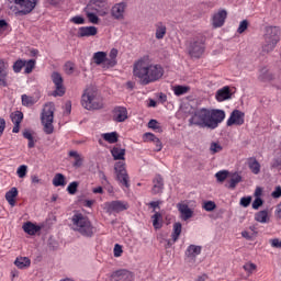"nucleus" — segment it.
<instances>
[{
    "label": "nucleus",
    "instance_id": "obj_61",
    "mask_svg": "<svg viewBox=\"0 0 281 281\" xmlns=\"http://www.w3.org/2000/svg\"><path fill=\"white\" fill-rule=\"evenodd\" d=\"M3 131H5V119H0V137L3 135Z\"/></svg>",
    "mask_w": 281,
    "mask_h": 281
},
{
    "label": "nucleus",
    "instance_id": "obj_2",
    "mask_svg": "<svg viewBox=\"0 0 281 281\" xmlns=\"http://www.w3.org/2000/svg\"><path fill=\"white\" fill-rule=\"evenodd\" d=\"M225 120V111L207 108H201L193 112L189 119V126H199V128H218V124Z\"/></svg>",
    "mask_w": 281,
    "mask_h": 281
},
{
    "label": "nucleus",
    "instance_id": "obj_3",
    "mask_svg": "<svg viewBox=\"0 0 281 281\" xmlns=\"http://www.w3.org/2000/svg\"><path fill=\"white\" fill-rule=\"evenodd\" d=\"M111 154L115 160H120L114 166L117 181L121 183V186H124V188H130L131 184L128 183V172H126V162H124L126 149L114 147L111 150Z\"/></svg>",
    "mask_w": 281,
    "mask_h": 281
},
{
    "label": "nucleus",
    "instance_id": "obj_21",
    "mask_svg": "<svg viewBox=\"0 0 281 281\" xmlns=\"http://www.w3.org/2000/svg\"><path fill=\"white\" fill-rule=\"evenodd\" d=\"M215 98L217 102H225V100H229L232 98V91L229 90V87L226 86L217 90Z\"/></svg>",
    "mask_w": 281,
    "mask_h": 281
},
{
    "label": "nucleus",
    "instance_id": "obj_33",
    "mask_svg": "<svg viewBox=\"0 0 281 281\" xmlns=\"http://www.w3.org/2000/svg\"><path fill=\"white\" fill-rule=\"evenodd\" d=\"M53 186H55V188L65 187V176L63 173H56L53 178Z\"/></svg>",
    "mask_w": 281,
    "mask_h": 281
},
{
    "label": "nucleus",
    "instance_id": "obj_16",
    "mask_svg": "<svg viewBox=\"0 0 281 281\" xmlns=\"http://www.w3.org/2000/svg\"><path fill=\"white\" fill-rule=\"evenodd\" d=\"M8 61L0 59V87H8Z\"/></svg>",
    "mask_w": 281,
    "mask_h": 281
},
{
    "label": "nucleus",
    "instance_id": "obj_15",
    "mask_svg": "<svg viewBox=\"0 0 281 281\" xmlns=\"http://www.w3.org/2000/svg\"><path fill=\"white\" fill-rule=\"evenodd\" d=\"M114 122H126L128 120V111L124 106H116L113 110V116Z\"/></svg>",
    "mask_w": 281,
    "mask_h": 281
},
{
    "label": "nucleus",
    "instance_id": "obj_53",
    "mask_svg": "<svg viewBox=\"0 0 281 281\" xmlns=\"http://www.w3.org/2000/svg\"><path fill=\"white\" fill-rule=\"evenodd\" d=\"M71 23H75V25H85V18L81 15H76L70 19Z\"/></svg>",
    "mask_w": 281,
    "mask_h": 281
},
{
    "label": "nucleus",
    "instance_id": "obj_52",
    "mask_svg": "<svg viewBox=\"0 0 281 281\" xmlns=\"http://www.w3.org/2000/svg\"><path fill=\"white\" fill-rule=\"evenodd\" d=\"M249 27V22L247 20H244L239 23V26L237 29L238 34H243Z\"/></svg>",
    "mask_w": 281,
    "mask_h": 281
},
{
    "label": "nucleus",
    "instance_id": "obj_22",
    "mask_svg": "<svg viewBox=\"0 0 281 281\" xmlns=\"http://www.w3.org/2000/svg\"><path fill=\"white\" fill-rule=\"evenodd\" d=\"M186 256L189 260H195L196 256H201V246L190 245L186 250Z\"/></svg>",
    "mask_w": 281,
    "mask_h": 281
},
{
    "label": "nucleus",
    "instance_id": "obj_43",
    "mask_svg": "<svg viewBox=\"0 0 281 281\" xmlns=\"http://www.w3.org/2000/svg\"><path fill=\"white\" fill-rule=\"evenodd\" d=\"M148 128H153V131H156V133H161V125L159 122H157V120L151 119L148 122Z\"/></svg>",
    "mask_w": 281,
    "mask_h": 281
},
{
    "label": "nucleus",
    "instance_id": "obj_41",
    "mask_svg": "<svg viewBox=\"0 0 281 281\" xmlns=\"http://www.w3.org/2000/svg\"><path fill=\"white\" fill-rule=\"evenodd\" d=\"M25 74H32V71L34 70V67H36V60L35 59H30V60H25Z\"/></svg>",
    "mask_w": 281,
    "mask_h": 281
},
{
    "label": "nucleus",
    "instance_id": "obj_34",
    "mask_svg": "<svg viewBox=\"0 0 281 281\" xmlns=\"http://www.w3.org/2000/svg\"><path fill=\"white\" fill-rule=\"evenodd\" d=\"M93 60L95 65H103L104 60H106V53L97 52L93 54Z\"/></svg>",
    "mask_w": 281,
    "mask_h": 281
},
{
    "label": "nucleus",
    "instance_id": "obj_17",
    "mask_svg": "<svg viewBox=\"0 0 281 281\" xmlns=\"http://www.w3.org/2000/svg\"><path fill=\"white\" fill-rule=\"evenodd\" d=\"M225 19H227V11L221 10L213 15L212 25L213 27H223L225 25Z\"/></svg>",
    "mask_w": 281,
    "mask_h": 281
},
{
    "label": "nucleus",
    "instance_id": "obj_18",
    "mask_svg": "<svg viewBox=\"0 0 281 281\" xmlns=\"http://www.w3.org/2000/svg\"><path fill=\"white\" fill-rule=\"evenodd\" d=\"M178 212L181 214L182 221H189V218H192L194 216V212L188 206V204L178 203L177 204Z\"/></svg>",
    "mask_w": 281,
    "mask_h": 281
},
{
    "label": "nucleus",
    "instance_id": "obj_59",
    "mask_svg": "<svg viewBox=\"0 0 281 281\" xmlns=\"http://www.w3.org/2000/svg\"><path fill=\"white\" fill-rule=\"evenodd\" d=\"M273 199H280L281 196V188L277 187L276 190L272 192Z\"/></svg>",
    "mask_w": 281,
    "mask_h": 281
},
{
    "label": "nucleus",
    "instance_id": "obj_55",
    "mask_svg": "<svg viewBox=\"0 0 281 281\" xmlns=\"http://www.w3.org/2000/svg\"><path fill=\"white\" fill-rule=\"evenodd\" d=\"M65 72H66L68 76H71V74H74V63L67 61V63L65 64Z\"/></svg>",
    "mask_w": 281,
    "mask_h": 281
},
{
    "label": "nucleus",
    "instance_id": "obj_64",
    "mask_svg": "<svg viewBox=\"0 0 281 281\" xmlns=\"http://www.w3.org/2000/svg\"><path fill=\"white\" fill-rule=\"evenodd\" d=\"M5 27H8V22L0 20V32H5Z\"/></svg>",
    "mask_w": 281,
    "mask_h": 281
},
{
    "label": "nucleus",
    "instance_id": "obj_25",
    "mask_svg": "<svg viewBox=\"0 0 281 281\" xmlns=\"http://www.w3.org/2000/svg\"><path fill=\"white\" fill-rule=\"evenodd\" d=\"M23 231L30 236H35L37 232H41V226L27 222L23 225Z\"/></svg>",
    "mask_w": 281,
    "mask_h": 281
},
{
    "label": "nucleus",
    "instance_id": "obj_47",
    "mask_svg": "<svg viewBox=\"0 0 281 281\" xmlns=\"http://www.w3.org/2000/svg\"><path fill=\"white\" fill-rule=\"evenodd\" d=\"M210 150L212 155H216V153H221V150H223V146L218 143H211Z\"/></svg>",
    "mask_w": 281,
    "mask_h": 281
},
{
    "label": "nucleus",
    "instance_id": "obj_56",
    "mask_svg": "<svg viewBox=\"0 0 281 281\" xmlns=\"http://www.w3.org/2000/svg\"><path fill=\"white\" fill-rule=\"evenodd\" d=\"M113 251H114V258H120V256H122L124 250L122 249V245L115 244Z\"/></svg>",
    "mask_w": 281,
    "mask_h": 281
},
{
    "label": "nucleus",
    "instance_id": "obj_39",
    "mask_svg": "<svg viewBox=\"0 0 281 281\" xmlns=\"http://www.w3.org/2000/svg\"><path fill=\"white\" fill-rule=\"evenodd\" d=\"M276 45H278L277 42L266 41V44L262 46V52L269 54L276 49Z\"/></svg>",
    "mask_w": 281,
    "mask_h": 281
},
{
    "label": "nucleus",
    "instance_id": "obj_50",
    "mask_svg": "<svg viewBox=\"0 0 281 281\" xmlns=\"http://www.w3.org/2000/svg\"><path fill=\"white\" fill-rule=\"evenodd\" d=\"M228 175H229L228 171L223 170V171L216 172L215 177H216L217 181H220L222 183V181H225V179H227Z\"/></svg>",
    "mask_w": 281,
    "mask_h": 281
},
{
    "label": "nucleus",
    "instance_id": "obj_48",
    "mask_svg": "<svg viewBox=\"0 0 281 281\" xmlns=\"http://www.w3.org/2000/svg\"><path fill=\"white\" fill-rule=\"evenodd\" d=\"M16 175L20 179L25 178V175H27V166L21 165L16 170Z\"/></svg>",
    "mask_w": 281,
    "mask_h": 281
},
{
    "label": "nucleus",
    "instance_id": "obj_54",
    "mask_svg": "<svg viewBox=\"0 0 281 281\" xmlns=\"http://www.w3.org/2000/svg\"><path fill=\"white\" fill-rule=\"evenodd\" d=\"M241 207H249L251 205V196H244L240 199Z\"/></svg>",
    "mask_w": 281,
    "mask_h": 281
},
{
    "label": "nucleus",
    "instance_id": "obj_27",
    "mask_svg": "<svg viewBox=\"0 0 281 281\" xmlns=\"http://www.w3.org/2000/svg\"><path fill=\"white\" fill-rule=\"evenodd\" d=\"M248 168L252 175H260V162L255 157L248 158Z\"/></svg>",
    "mask_w": 281,
    "mask_h": 281
},
{
    "label": "nucleus",
    "instance_id": "obj_12",
    "mask_svg": "<svg viewBox=\"0 0 281 281\" xmlns=\"http://www.w3.org/2000/svg\"><path fill=\"white\" fill-rule=\"evenodd\" d=\"M281 30L280 26L266 27L265 41L272 43H280Z\"/></svg>",
    "mask_w": 281,
    "mask_h": 281
},
{
    "label": "nucleus",
    "instance_id": "obj_8",
    "mask_svg": "<svg viewBox=\"0 0 281 281\" xmlns=\"http://www.w3.org/2000/svg\"><path fill=\"white\" fill-rule=\"evenodd\" d=\"M187 52L191 58H201L205 52V36L199 35L191 40L187 46Z\"/></svg>",
    "mask_w": 281,
    "mask_h": 281
},
{
    "label": "nucleus",
    "instance_id": "obj_31",
    "mask_svg": "<svg viewBox=\"0 0 281 281\" xmlns=\"http://www.w3.org/2000/svg\"><path fill=\"white\" fill-rule=\"evenodd\" d=\"M172 91L175 93V95H186V93L190 92V87L189 86H175L172 88Z\"/></svg>",
    "mask_w": 281,
    "mask_h": 281
},
{
    "label": "nucleus",
    "instance_id": "obj_36",
    "mask_svg": "<svg viewBox=\"0 0 281 281\" xmlns=\"http://www.w3.org/2000/svg\"><path fill=\"white\" fill-rule=\"evenodd\" d=\"M243 181V177H240V175L238 173H234L232 177H231V180H229V184H228V188L231 190H234V188H236V186H238V183H240Z\"/></svg>",
    "mask_w": 281,
    "mask_h": 281
},
{
    "label": "nucleus",
    "instance_id": "obj_37",
    "mask_svg": "<svg viewBox=\"0 0 281 281\" xmlns=\"http://www.w3.org/2000/svg\"><path fill=\"white\" fill-rule=\"evenodd\" d=\"M268 216L269 212L263 210L255 214V221H257V223H267Z\"/></svg>",
    "mask_w": 281,
    "mask_h": 281
},
{
    "label": "nucleus",
    "instance_id": "obj_20",
    "mask_svg": "<svg viewBox=\"0 0 281 281\" xmlns=\"http://www.w3.org/2000/svg\"><path fill=\"white\" fill-rule=\"evenodd\" d=\"M151 194H161L164 192V178L160 175H157L153 180Z\"/></svg>",
    "mask_w": 281,
    "mask_h": 281
},
{
    "label": "nucleus",
    "instance_id": "obj_30",
    "mask_svg": "<svg viewBox=\"0 0 281 281\" xmlns=\"http://www.w3.org/2000/svg\"><path fill=\"white\" fill-rule=\"evenodd\" d=\"M83 11L89 23H92L93 25H98V23H100V18H98V15L93 11H91L90 8H85Z\"/></svg>",
    "mask_w": 281,
    "mask_h": 281
},
{
    "label": "nucleus",
    "instance_id": "obj_57",
    "mask_svg": "<svg viewBox=\"0 0 281 281\" xmlns=\"http://www.w3.org/2000/svg\"><path fill=\"white\" fill-rule=\"evenodd\" d=\"M271 247H273L274 249H281V239L278 238H273L269 240Z\"/></svg>",
    "mask_w": 281,
    "mask_h": 281
},
{
    "label": "nucleus",
    "instance_id": "obj_60",
    "mask_svg": "<svg viewBox=\"0 0 281 281\" xmlns=\"http://www.w3.org/2000/svg\"><path fill=\"white\" fill-rule=\"evenodd\" d=\"M109 56H110V59L115 60L117 58V49L112 48Z\"/></svg>",
    "mask_w": 281,
    "mask_h": 281
},
{
    "label": "nucleus",
    "instance_id": "obj_62",
    "mask_svg": "<svg viewBox=\"0 0 281 281\" xmlns=\"http://www.w3.org/2000/svg\"><path fill=\"white\" fill-rule=\"evenodd\" d=\"M23 138L30 140V139H33L34 136L32 135V132L25 130V131L23 132Z\"/></svg>",
    "mask_w": 281,
    "mask_h": 281
},
{
    "label": "nucleus",
    "instance_id": "obj_42",
    "mask_svg": "<svg viewBox=\"0 0 281 281\" xmlns=\"http://www.w3.org/2000/svg\"><path fill=\"white\" fill-rule=\"evenodd\" d=\"M23 67H25V60H23V59H18V60L13 64V71H14V74H21V69H23Z\"/></svg>",
    "mask_w": 281,
    "mask_h": 281
},
{
    "label": "nucleus",
    "instance_id": "obj_19",
    "mask_svg": "<svg viewBox=\"0 0 281 281\" xmlns=\"http://www.w3.org/2000/svg\"><path fill=\"white\" fill-rule=\"evenodd\" d=\"M98 34V27L95 26H81L77 33L79 38H85L89 36H95Z\"/></svg>",
    "mask_w": 281,
    "mask_h": 281
},
{
    "label": "nucleus",
    "instance_id": "obj_35",
    "mask_svg": "<svg viewBox=\"0 0 281 281\" xmlns=\"http://www.w3.org/2000/svg\"><path fill=\"white\" fill-rule=\"evenodd\" d=\"M102 137L109 144L117 143V132L104 133L102 134Z\"/></svg>",
    "mask_w": 281,
    "mask_h": 281
},
{
    "label": "nucleus",
    "instance_id": "obj_26",
    "mask_svg": "<svg viewBox=\"0 0 281 281\" xmlns=\"http://www.w3.org/2000/svg\"><path fill=\"white\" fill-rule=\"evenodd\" d=\"M69 157H74L75 161L72 164L74 168H81L82 164L85 162V157L80 155L76 150L69 151Z\"/></svg>",
    "mask_w": 281,
    "mask_h": 281
},
{
    "label": "nucleus",
    "instance_id": "obj_1",
    "mask_svg": "<svg viewBox=\"0 0 281 281\" xmlns=\"http://www.w3.org/2000/svg\"><path fill=\"white\" fill-rule=\"evenodd\" d=\"M133 74L138 78L139 85L146 87L164 77V67L159 64H150V59L145 56L134 64Z\"/></svg>",
    "mask_w": 281,
    "mask_h": 281
},
{
    "label": "nucleus",
    "instance_id": "obj_28",
    "mask_svg": "<svg viewBox=\"0 0 281 281\" xmlns=\"http://www.w3.org/2000/svg\"><path fill=\"white\" fill-rule=\"evenodd\" d=\"M14 265L18 267V269H27V267L32 265V261L27 257H18Z\"/></svg>",
    "mask_w": 281,
    "mask_h": 281
},
{
    "label": "nucleus",
    "instance_id": "obj_45",
    "mask_svg": "<svg viewBox=\"0 0 281 281\" xmlns=\"http://www.w3.org/2000/svg\"><path fill=\"white\" fill-rule=\"evenodd\" d=\"M144 140L145 142H154V144H159V138H157V136H155V134H153V133H145Z\"/></svg>",
    "mask_w": 281,
    "mask_h": 281
},
{
    "label": "nucleus",
    "instance_id": "obj_4",
    "mask_svg": "<svg viewBox=\"0 0 281 281\" xmlns=\"http://www.w3.org/2000/svg\"><path fill=\"white\" fill-rule=\"evenodd\" d=\"M81 105L87 111H98V109H102L104 103L102 102V97L98 94L95 91V87L89 86L81 95Z\"/></svg>",
    "mask_w": 281,
    "mask_h": 281
},
{
    "label": "nucleus",
    "instance_id": "obj_29",
    "mask_svg": "<svg viewBox=\"0 0 281 281\" xmlns=\"http://www.w3.org/2000/svg\"><path fill=\"white\" fill-rule=\"evenodd\" d=\"M167 27L166 24H164V22H158L156 23V38L158 41H161V38H164V36H166V32H167Z\"/></svg>",
    "mask_w": 281,
    "mask_h": 281
},
{
    "label": "nucleus",
    "instance_id": "obj_14",
    "mask_svg": "<svg viewBox=\"0 0 281 281\" xmlns=\"http://www.w3.org/2000/svg\"><path fill=\"white\" fill-rule=\"evenodd\" d=\"M126 12V2H119L114 4L111 9V14L116 21H122L124 19V13Z\"/></svg>",
    "mask_w": 281,
    "mask_h": 281
},
{
    "label": "nucleus",
    "instance_id": "obj_6",
    "mask_svg": "<svg viewBox=\"0 0 281 281\" xmlns=\"http://www.w3.org/2000/svg\"><path fill=\"white\" fill-rule=\"evenodd\" d=\"M71 221L74 232H78L81 236L92 238L93 234H95V227H93L89 217L85 216L82 213H76Z\"/></svg>",
    "mask_w": 281,
    "mask_h": 281
},
{
    "label": "nucleus",
    "instance_id": "obj_51",
    "mask_svg": "<svg viewBox=\"0 0 281 281\" xmlns=\"http://www.w3.org/2000/svg\"><path fill=\"white\" fill-rule=\"evenodd\" d=\"M67 191H68L69 194H75L76 192H78V182L77 181L71 182L67 187Z\"/></svg>",
    "mask_w": 281,
    "mask_h": 281
},
{
    "label": "nucleus",
    "instance_id": "obj_32",
    "mask_svg": "<svg viewBox=\"0 0 281 281\" xmlns=\"http://www.w3.org/2000/svg\"><path fill=\"white\" fill-rule=\"evenodd\" d=\"M182 225L180 222L173 224V232L171 234L173 243L179 240V236H181Z\"/></svg>",
    "mask_w": 281,
    "mask_h": 281
},
{
    "label": "nucleus",
    "instance_id": "obj_63",
    "mask_svg": "<svg viewBox=\"0 0 281 281\" xmlns=\"http://www.w3.org/2000/svg\"><path fill=\"white\" fill-rule=\"evenodd\" d=\"M65 111H66L67 115H69V113H71V101H67L65 103Z\"/></svg>",
    "mask_w": 281,
    "mask_h": 281
},
{
    "label": "nucleus",
    "instance_id": "obj_10",
    "mask_svg": "<svg viewBox=\"0 0 281 281\" xmlns=\"http://www.w3.org/2000/svg\"><path fill=\"white\" fill-rule=\"evenodd\" d=\"M52 80L55 85V91L53 92L54 98H63L65 95V86H63V76L58 72L52 74Z\"/></svg>",
    "mask_w": 281,
    "mask_h": 281
},
{
    "label": "nucleus",
    "instance_id": "obj_40",
    "mask_svg": "<svg viewBox=\"0 0 281 281\" xmlns=\"http://www.w3.org/2000/svg\"><path fill=\"white\" fill-rule=\"evenodd\" d=\"M11 122L13 124H21V122H23V112L16 111L15 113H12Z\"/></svg>",
    "mask_w": 281,
    "mask_h": 281
},
{
    "label": "nucleus",
    "instance_id": "obj_58",
    "mask_svg": "<svg viewBox=\"0 0 281 281\" xmlns=\"http://www.w3.org/2000/svg\"><path fill=\"white\" fill-rule=\"evenodd\" d=\"M262 199L256 198L252 202V210H259L260 206H262Z\"/></svg>",
    "mask_w": 281,
    "mask_h": 281
},
{
    "label": "nucleus",
    "instance_id": "obj_11",
    "mask_svg": "<svg viewBox=\"0 0 281 281\" xmlns=\"http://www.w3.org/2000/svg\"><path fill=\"white\" fill-rule=\"evenodd\" d=\"M159 204H160L159 201H153L149 203V206L153 207V212L155 213L151 216L154 229H161L162 223H164V215H161V213L159 212H156V209L157 207L159 209Z\"/></svg>",
    "mask_w": 281,
    "mask_h": 281
},
{
    "label": "nucleus",
    "instance_id": "obj_38",
    "mask_svg": "<svg viewBox=\"0 0 281 281\" xmlns=\"http://www.w3.org/2000/svg\"><path fill=\"white\" fill-rule=\"evenodd\" d=\"M23 106H34L36 99L34 97H30L27 94H22L21 97Z\"/></svg>",
    "mask_w": 281,
    "mask_h": 281
},
{
    "label": "nucleus",
    "instance_id": "obj_46",
    "mask_svg": "<svg viewBox=\"0 0 281 281\" xmlns=\"http://www.w3.org/2000/svg\"><path fill=\"white\" fill-rule=\"evenodd\" d=\"M203 210H205L206 212H214V210H216V203H214L213 201L204 202Z\"/></svg>",
    "mask_w": 281,
    "mask_h": 281
},
{
    "label": "nucleus",
    "instance_id": "obj_49",
    "mask_svg": "<svg viewBox=\"0 0 281 281\" xmlns=\"http://www.w3.org/2000/svg\"><path fill=\"white\" fill-rule=\"evenodd\" d=\"M243 269L245 271H247V273H249V276H251V273H254L256 271L257 266L255 263L249 262V263L244 265Z\"/></svg>",
    "mask_w": 281,
    "mask_h": 281
},
{
    "label": "nucleus",
    "instance_id": "obj_23",
    "mask_svg": "<svg viewBox=\"0 0 281 281\" xmlns=\"http://www.w3.org/2000/svg\"><path fill=\"white\" fill-rule=\"evenodd\" d=\"M16 196H19V190L13 187L10 189V191H8L5 193V200L8 201L9 205H11V207H14V205H16Z\"/></svg>",
    "mask_w": 281,
    "mask_h": 281
},
{
    "label": "nucleus",
    "instance_id": "obj_24",
    "mask_svg": "<svg viewBox=\"0 0 281 281\" xmlns=\"http://www.w3.org/2000/svg\"><path fill=\"white\" fill-rule=\"evenodd\" d=\"M131 276V272L128 270H117L112 273L111 281H122V280H128V277Z\"/></svg>",
    "mask_w": 281,
    "mask_h": 281
},
{
    "label": "nucleus",
    "instance_id": "obj_5",
    "mask_svg": "<svg viewBox=\"0 0 281 281\" xmlns=\"http://www.w3.org/2000/svg\"><path fill=\"white\" fill-rule=\"evenodd\" d=\"M71 221L74 232H78L81 236L92 238L93 234H95V227H93L89 217L85 216L82 213H76Z\"/></svg>",
    "mask_w": 281,
    "mask_h": 281
},
{
    "label": "nucleus",
    "instance_id": "obj_13",
    "mask_svg": "<svg viewBox=\"0 0 281 281\" xmlns=\"http://www.w3.org/2000/svg\"><path fill=\"white\" fill-rule=\"evenodd\" d=\"M227 126H234V124L236 126H243V124H245V113H243L239 110H234L231 113L229 119L227 120Z\"/></svg>",
    "mask_w": 281,
    "mask_h": 281
},
{
    "label": "nucleus",
    "instance_id": "obj_7",
    "mask_svg": "<svg viewBox=\"0 0 281 281\" xmlns=\"http://www.w3.org/2000/svg\"><path fill=\"white\" fill-rule=\"evenodd\" d=\"M54 111H56V106L50 102L44 105L41 114L42 126H44L46 135L54 133Z\"/></svg>",
    "mask_w": 281,
    "mask_h": 281
},
{
    "label": "nucleus",
    "instance_id": "obj_9",
    "mask_svg": "<svg viewBox=\"0 0 281 281\" xmlns=\"http://www.w3.org/2000/svg\"><path fill=\"white\" fill-rule=\"evenodd\" d=\"M104 206L108 214H120V212H126L131 207L128 202L122 200L105 202Z\"/></svg>",
    "mask_w": 281,
    "mask_h": 281
},
{
    "label": "nucleus",
    "instance_id": "obj_44",
    "mask_svg": "<svg viewBox=\"0 0 281 281\" xmlns=\"http://www.w3.org/2000/svg\"><path fill=\"white\" fill-rule=\"evenodd\" d=\"M115 65H117V60L109 59L106 57H105V60L102 64L103 69H111L112 67H115Z\"/></svg>",
    "mask_w": 281,
    "mask_h": 281
}]
</instances>
